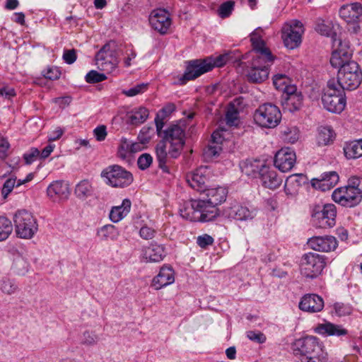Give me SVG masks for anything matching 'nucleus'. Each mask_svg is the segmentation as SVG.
<instances>
[{"mask_svg":"<svg viewBox=\"0 0 362 362\" xmlns=\"http://www.w3.org/2000/svg\"><path fill=\"white\" fill-rule=\"evenodd\" d=\"M142 256L146 262H159L166 256V252L162 245L151 243L143 249Z\"/></svg>","mask_w":362,"mask_h":362,"instance_id":"nucleus-27","label":"nucleus"},{"mask_svg":"<svg viewBox=\"0 0 362 362\" xmlns=\"http://www.w3.org/2000/svg\"><path fill=\"white\" fill-rule=\"evenodd\" d=\"M288 83H290V79L285 74H276L273 78V84L279 90L286 89Z\"/></svg>","mask_w":362,"mask_h":362,"instance_id":"nucleus-44","label":"nucleus"},{"mask_svg":"<svg viewBox=\"0 0 362 362\" xmlns=\"http://www.w3.org/2000/svg\"><path fill=\"white\" fill-rule=\"evenodd\" d=\"M175 281V273L171 267L163 266L158 274L152 280L151 286L159 290Z\"/></svg>","mask_w":362,"mask_h":362,"instance_id":"nucleus-24","label":"nucleus"},{"mask_svg":"<svg viewBox=\"0 0 362 362\" xmlns=\"http://www.w3.org/2000/svg\"><path fill=\"white\" fill-rule=\"evenodd\" d=\"M86 81L89 83H95L105 81L107 76L104 74L98 73L97 71H90L85 77Z\"/></svg>","mask_w":362,"mask_h":362,"instance_id":"nucleus-48","label":"nucleus"},{"mask_svg":"<svg viewBox=\"0 0 362 362\" xmlns=\"http://www.w3.org/2000/svg\"><path fill=\"white\" fill-rule=\"evenodd\" d=\"M323 343L314 336H306L296 339L292 344L293 354L301 358L307 357L322 346Z\"/></svg>","mask_w":362,"mask_h":362,"instance_id":"nucleus-13","label":"nucleus"},{"mask_svg":"<svg viewBox=\"0 0 362 362\" xmlns=\"http://www.w3.org/2000/svg\"><path fill=\"white\" fill-rule=\"evenodd\" d=\"M163 139L156 146L158 167L168 173L166 163L168 157L177 158L180 156L185 143V126L183 123L170 124L163 131Z\"/></svg>","mask_w":362,"mask_h":362,"instance_id":"nucleus-2","label":"nucleus"},{"mask_svg":"<svg viewBox=\"0 0 362 362\" xmlns=\"http://www.w3.org/2000/svg\"><path fill=\"white\" fill-rule=\"evenodd\" d=\"M97 235L102 240H115L119 236V231L115 226L107 224L101 227Z\"/></svg>","mask_w":362,"mask_h":362,"instance_id":"nucleus-37","label":"nucleus"},{"mask_svg":"<svg viewBox=\"0 0 362 362\" xmlns=\"http://www.w3.org/2000/svg\"><path fill=\"white\" fill-rule=\"evenodd\" d=\"M239 112L234 106L230 107L226 114V124L228 126H237L238 124Z\"/></svg>","mask_w":362,"mask_h":362,"instance_id":"nucleus-47","label":"nucleus"},{"mask_svg":"<svg viewBox=\"0 0 362 362\" xmlns=\"http://www.w3.org/2000/svg\"><path fill=\"white\" fill-rule=\"evenodd\" d=\"M95 64L98 68L106 72H112L117 67L119 60L114 42L106 43L97 52Z\"/></svg>","mask_w":362,"mask_h":362,"instance_id":"nucleus-11","label":"nucleus"},{"mask_svg":"<svg viewBox=\"0 0 362 362\" xmlns=\"http://www.w3.org/2000/svg\"><path fill=\"white\" fill-rule=\"evenodd\" d=\"M346 156L351 158H357L362 156V139L351 142L344 148Z\"/></svg>","mask_w":362,"mask_h":362,"instance_id":"nucleus-38","label":"nucleus"},{"mask_svg":"<svg viewBox=\"0 0 362 362\" xmlns=\"http://www.w3.org/2000/svg\"><path fill=\"white\" fill-rule=\"evenodd\" d=\"M247 337L256 343L263 344L266 341V336L259 331L250 330L246 332Z\"/></svg>","mask_w":362,"mask_h":362,"instance_id":"nucleus-49","label":"nucleus"},{"mask_svg":"<svg viewBox=\"0 0 362 362\" xmlns=\"http://www.w3.org/2000/svg\"><path fill=\"white\" fill-rule=\"evenodd\" d=\"M347 187L357 189L362 194V177L356 176L350 177Z\"/></svg>","mask_w":362,"mask_h":362,"instance_id":"nucleus-57","label":"nucleus"},{"mask_svg":"<svg viewBox=\"0 0 362 362\" xmlns=\"http://www.w3.org/2000/svg\"><path fill=\"white\" fill-rule=\"evenodd\" d=\"M344 90L335 82V78L329 80L322 96L324 107L331 112H341L346 106Z\"/></svg>","mask_w":362,"mask_h":362,"instance_id":"nucleus-5","label":"nucleus"},{"mask_svg":"<svg viewBox=\"0 0 362 362\" xmlns=\"http://www.w3.org/2000/svg\"><path fill=\"white\" fill-rule=\"evenodd\" d=\"M210 177V170L207 166H201L187 175V182L194 189L203 192L206 189V183Z\"/></svg>","mask_w":362,"mask_h":362,"instance_id":"nucleus-18","label":"nucleus"},{"mask_svg":"<svg viewBox=\"0 0 362 362\" xmlns=\"http://www.w3.org/2000/svg\"><path fill=\"white\" fill-rule=\"evenodd\" d=\"M218 132H214L211 135V140L203 150V157L206 161H213L216 160L222 151L221 146L222 139L219 136V140H216Z\"/></svg>","mask_w":362,"mask_h":362,"instance_id":"nucleus-28","label":"nucleus"},{"mask_svg":"<svg viewBox=\"0 0 362 362\" xmlns=\"http://www.w3.org/2000/svg\"><path fill=\"white\" fill-rule=\"evenodd\" d=\"M38 157H40V151L36 148H32L23 155V158L26 164H31Z\"/></svg>","mask_w":362,"mask_h":362,"instance_id":"nucleus-53","label":"nucleus"},{"mask_svg":"<svg viewBox=\"0 0 362 362\" xmlns=\"http://www.w3.org/2000/svg\"><path fill=\"white\" fill-rule=\"evenodd\" d=\"M324 307L323 299L317 294H306L299 303V308L305 312L317 313Z\"/></svg>","mask_w":362,"mask_h":362,"instance_id":"nucleus-23","label":"nucleus"},{"mask_svg":"<svg viewBox=\"0 0 362 362\" xmlns=\"http://www.w3.org/2000/svg\"><path fill=\"white\" fill-rule=\"evenodd\" d=\"M216 206L206 202L205 197H203L184 204L180 209V214L182 218L190 221H212L219 216Z\"/></svg>","mask_w":362,"mask_h":362,"instance_id":"nucleus-3","label":"nucleus"},{"mask_svg":"<svg viewBox=\"0 0 362 362\" xmlns=\"http://www.w3.org/2000/svg\"><path fill=\"white\" fill-rule=\"evenodd\" d=\"M257 211L256 207L233 203L226 207L223 213L229 218L247 222L252 221L257 216Z\"/></svg>","mask_w":362,"mask_h":362,"instance_id":"nucleus-14","label":"nucleus"},{"mask_svg":"<svg viewBox=\"0 0 362 362\" xmlns=\"http://www.w3.org/2000/svg\"><path fill=\"white\" fill-rule=\"evenodd\" d=\"M339 177L335 171L326 172L320 175V178L312 180V186L322 191L329 190L339 182Z\"/></svg>","mask_w":362,"mask_h":362,"instance_id":"nucleus-25","label":"nucleus"},{"mask_svg":"<svg viewBox=\"0 0 362 362\" xmlns=\"http://www.w3.org/2000/svg\"><path fill=\"white\" fill-rule=\"evenodd\" d=\"M303 105V95L301 93L285 97L282 105L285 110L289 112L298 110Z\"/></svg>","mask_w":362,"mask_h":362,"instance_id":"nucleus-36","label":"nucleus"},{"mask_svg":"<svg viewBox=\"0 0 362 362\" xmlns=\"http://www.w3.org/2000/svg\"><path fill=\"white\" fill-rule=\"evenodd\" d=\"M256 167V171L258 172L259 177L262 185L269 189H275L282 183V178L278 175V173L274 169H271L267 165H263L259 168L258 163H254L249 167Z\"/></svg>","mask_w":362,"mask_h":362,"instance_id":"nucleus-17","label":"nucleus"},{"mask_svg":"<svg viewBox=\"0 0 362 362\" xmlns=\"http://www.w3.org/2000/svg\"><path fill=\"white\" fill-rule=\"evenodd\" d=\"M308 244L313 250L324 252L332 251L338 245L337 239L332 235L314 236L308 240Z\"/></svg>","mask_w":362,"mask_h":362,"instance_id":"nucleus-22","label":"nucleus"},{"mask_svg":"<svg viewBox=\"0 0 362 362\" xmlns=\"http://www.w3.org/2000/svg\"><path fill=\"white\" fill-rule=\"evenodd\" d=\"M282 39L285 46L291 49L298 47L301 42V34L299 30H295L292 25L284 28Z\"/></svg>","mask_w":362,"mask_h":362,"instance_id":"nucleus-29","label":"nucleus"},{"mask_svg":"<svg viewBox=\"0 0 362 362\" xmlns=\"http://www.w3.org/2000/svg\"><path fill=\"white\" fill-rule=\"evenodd\" d=\"M305 182V177L302 174H295L290 175L286 180L284 189L286 194H294L298 188L303 183Z\"/></svg>","mask_w":362,"mask_h":362,"instance_id":"nucleus-35","label":"nucleus"},{"mask_svg":"<svg viewBox=\"0 0 362 362\" xmlns=\"http://www.w3.org/2000/svg\"><path fill=\"white\" fill-rule=\"evenodd\" d=\"M325 264L324 256L314 252L306 253L301 258V274L307 278L315 279L321 274Z\"/></svg>","mask_w":362,"mask_h":362,"instance_id":"nucleus-10","label":"nucleus"},{"mask_svg":"<svg viewBox=\"0 0 362 362\" xmlns=\"http://www.w3.org/2000/svg\"><path fill=\"white\" fill-rule=\"evenodd\" d=\"M16 93L13 88L6 86L0 89V95L5 98L10 99L15 95Z\"/></svg>","mask_w":362,"mask_h":362,"instance_id":"nucleus-64","label":"nucleus"},{"mask_svg":"<svg viewBox=\"0 0 362 362\" xmlns=\"http://www.w3.org/2000/svg\"><path fill=\"white\" fill-rule=\"evenodd\" d=\"M339 12L340 17L347 23L353 24V32L357 33L360 29L358 22L362 16L361 4L359 3H352L343 5L341 6Z\"/></svg>","mask_w":362,"mask_h":362,"instance_id":"nucleus-16","label":"nucleus"},{"mask_svg":"<svg viewBox=\"0 0 362 362\" xmlns=\"http://www.w3.org/2000/svg\"><path fill=\"white\" fill-rule=\"evenodd\" d=\"M155 230L149 227L143 226L139 230L141 238L145 240H149L154 237Z\"/></svg>","mask_w":362,"mask_h":362,"instance_id":"nucleus-60","label":"nucleus"},{"mask_svg":"<svg viewBox=\"0 0 362 362\" xmlns=\"http://www.w3.org/2000/svg\"><path fill=\"white\" fill-rule=\"evenodd\" d=\"M300 362H328V354L325 351L324 345H322L311 355L301 358Z\"/></svg>","mask_w":362,"mask_h":362,"instance_id":"nucleus-39","label":"nucleus"},{"mask_svg":"<svg viewBox=\"0 0 362 362\" xmlns=\"http://www.w3.org/2000/svg\"><path fill=\"white\" fill-rule=\"evenodd\" d=\"M296 156L291 148H282L276 152L274 156V165L281 172L291 170L296 162Z\"/></svg>","mask_w":362,"mask_h":362,"instance_id":"nucleus-19","label":"nucleus"},{"mask_svg":"<svg viewBox=\"0 0 362 362\" xmlns=\"http://www.w3.org/2000/svg\"><path fill=\"white\" fill-rule=\"evenodd\" d=\"M337 208L333 204H326L317 206L313 214V220L316 227L321 228H332L335 226Z\"/></svg>","mask_w":362,"mask_h":362,"instance_id":"nucleus-12","label":"nucleus"},{"mask_svg":"<svg viewBox=\"0 0 362 362\" xmlns=\"http://www.w3.org/2000/svg\"><path fill=\"white\" fill-rule=\"evenodd\" d=\"M153 162V158L149 153H143L141 154L137 160V165L139 169L146 170Z\"/></svg>","mask_w":362,"mask_h":362,"instance_id":"nucleus-50","label":"nucleus"},{"mask_svg":"<svg viewBox=\"0 0 362 362\" xmlns=\"http://www.w3.org/2000/svg\"><path fill=\"white\" fill-rule=\"evenodd\" d=\"M9 146V143L6 139H0V158L4 159L6 157Z\"/></svg>","mask_w":362,"mask_h":362,"instance_id":"nucleus-61","label":"nucleus"},{"mask_svg":"<svg viewBox=\"0 0 362 362\" xmlns=\"http://www.w3.org/2000/svg\"><path fill=\"white\" fill-rule=\"evenodd\" d=\"M334 310L337 315L344 316L351 313V308L342 303H336L334 305Z\"/></svg>","mask_w":362,"mask_h":362,"instance_id":"nucleus-54","label":"nucleus"},{"mask_svg":"<svg viewBox=\"0 0 362 362\" xmlns=\"http://www.w3.org/2000/svg\"><path fill=\"white\" fill-rule=\"evenodd\" d=\"M13 268L19 275H25L29 269L28 262L23 258H17L13 262Z\"/></svg>","mask_w":362,"mask_h":362,"instance_id":"nucleus-46","label":"nucleus"},{"mask_svg":"<svg viewBox=\"0 0 362 362\" xmlns=\"http://www.w3.org/2000/svg\"><path fill=\"white\" fill-rule=\"evenodd\" d=\"M315 332L327 336H341L347 334V330L341 325H334L331 322H325L318 325L315 328Z\"/></svg>","mask_w":362,"mask_h":362,"instance_id":"nucleus-32","label":"nucleus"},{"mask_svg":"<svg viewBox=\"0 0 362 362\" xmlns=\"http://www.w3.org/2000/svg\"><path fill=\"white\" fill-rule=\"evenodd\" d=\"M92 192V187L90 182L87 180L80 182L76 187L75 193L77 197L84 198L90 195Z\"/></svg>","mask_w":362,"mask_h":362,"instance_id":"nucleus-42","label":"nucleus"},{"mask_svg":"<svg viewBox=\"0 0 362 362\" xmlns=\"http://www.w3.org/2000/svg\"><path fill=\"white\" fill-rule=\"evenodd\" d=\"M262 32L263 30L261 28H257L250 35L253 55L266 57H267V55L273 56L270 50L266 47L264 41L262 40Z\"/></svg>","mask_w":362,"mask_h":362,"instance_id":"nucleus-26","label":"nucleus"},{"mask_svg":"<svg viewBox=\"0 0 362 362\" xmlns=\"http://www.w3.org/2000/svg\"><path fill=\"white\" fill-rule=\"evenodd\" d=\"M228 191L225 187L206 188L203 195L206 202L216 206L226 201Z\"/></svg>","mask_w":362,"mask_h":362,"instance_id":"nucleus-30","label":"nucleus"},{"mask_svg":"<svg viewBox=\"0 0 362 362\" xmlns=\"http://www.w3.org/2000/svg\"><path fill=\"white\" fill-rule=\"evenodd\" d=\"M315 30L322 35L331 37L332 47L334 49H344L349 47L346 43L343 42L341 39L337 38L334 30V25L332 21L320 19L317 22Z\"/></svg>","mask_w":362,"mask_h":362,"instance_id":"nucleus-21","label":"nucleus"},{"mask_svg":"<svg viewBox=\"0 0 362 362\" xmlns=\"http://www.w3.org/2000/svg\"><path fill=\"white\" fill-rule=\"evenodd\" d=\"M334 133L329 127H321L319 129L317 142L319 145H327L333 140Z\"/></svg>","mask_w":362,"mask_h":362,"instance_id":"nucleus-40","label":"nucleus"},{"mask_svg":"<svg viewBox=\"0 0 362 362\" xmlns=\"http://www.w3.org/2000/svg\"><path fill=\"white\" fill-rule=\"evenodd\" d=\"M47 193L54 200L66 198L69 194L68 184L61 180L54 181L48 186Z\"/></svg>","mask_w":362,"mask_h":362,"instance_id":"nucleus-31","label":"nucleus"},{"mask_svg":"<svg viewBox=\"0 0 362 362\" xmlns=\"http://www.w3.org/2000/svg\"><path fill=\"white\" fill-rule=\"evenodd\" d=\"M258 163V165H259V168L263 166V165H265L264 164H263L262 163H261L259 160H255V161H252V162H250L249 163H247V165H245V169L246 170V173H247L248 175H250V173H252V175L254 176H256V175H258V172L256 171V167L255 166H253L252 168V167H249L250 165H253L254 163Z\"/></svg>","mask_w":362,"mask_h":362,"instance_id":"nucleus-63","label":"nucleus"},{"mask_svg":"<svg viewBox=\"0 0 362 362\" xmlns=\"http://www.w3.org/2000/svg\"><path fill=\"white\" fill-rule=\"evenodd\" d=\"M16 178L13 177H10L6 180L1 189V194L4 199H6L8 194L12 191L14 186L16 185Z\"/></svg>","mask_w":362,"mask_h":362,"instance_id":"nucleus-52","label":"nucleus"},{"mask_svg":"<svg viewBox=\"0 0 362 362\" xmlns=\"http://www.w3.org/2000/svg\"><path fill=\"white\" fill-rule=\"evenodd\" d=\"M132 203L129 199H124L119 206H113L110 213V218L117 223L124 218L130 211Z\"/></svg>","mask_w":362,"mask_h":362,"instance_id":"nucleus-33","label":"nucleus"},{"mask_svg":"<svg viewBox=\"0 0 362 362\" xmlns=\"http://www.w3.org/2000/svg\"><path fill=\"white\" fill-rule=\"evenodd\" d=\"M63 59L68 64H73L76 60V53L75 49H67L64 52Z\"/></svg>","mask_w":362,"mask_h":362,"instance_id":"nucleus-59","label":"nucleus"},{"mask_svg":"<svg viewBox=\"0 0 362 362\" xmlns=\"http://www.w3.org/2000/svg\"><path fill=\"white\" fill-rule=\"evenodd\" d=\"M60 74V72L57 68H50L45 72L44 76L46 78L56 80L59 78Z\"/></svg>","mask_w":362,"mask_h":362,"instance_id":"nucleus-62","label":"nucleus"},{"mask_svg":"<svg viewBox=\"0 0 362 362\" xmlns=\"http://www.w3.org/2000/svg\"><path fill=\"white\" fill-rule=\"evenodd\" d=\"M149 23L155 30L165 34L171 25L170 14L165 9L153 10L149 16Z\"/></svg>","mask_w":362,"mask_h":362,"instance_id":"nucleus-20","label":"nucleus"},{"mask_svg":"<svg viewBox=\"0 0 362 362\" xmlns=\"http://www.w3.org/2000/svg\"><path fill=\"white\" fill-rule=\"evenodd\" d=\"M17 288L16 284L9 279L4 281L1 285L2 291L8 295L15 293Z\"/></svg>","mask_w":362,"mask_h":362,"instance_id":"nucleus-55","label":"nucleus"},{"mask_svg":"<svg viewBox=\"0 0 362 362\" xmlns=\"http://www.w3.org/2000/svg\"><path fill=\"white\" fill-rule=\"evenodd\" d=\"M93 134L98 141H104L107 136L106 127L105 125L97 127L93 130Z\"/></svg>","mask_w":362,"mask_h":362,"instance_id":"nucleus-58","label":"nucleus"},{"mask_svg":"<svg viewBox=\"0 0 362 362\" xmlns=\"http://www.w3.org/2000/svg\"><path fill=\"white\" fill-rule=\"evenodd\" d=\"M234 6L235 3L233 1H227L223 2L218 8V16L222 18L228 17L231 14L234 8Z\"/></svg>","mask_w":362,"mask_h":362,"instance_id":"nucleus-43","label":"nucleus"},{"mask_svg":"<svg viewBox=\"0 0 362 362\" xmlns=\"http://www.w3.org/2000/svg\"><path fill=\"white\" fill-rule=\"evenodd\" d=\"M252 55L250 69L247 71V78L250 82L260 83L267 79L269 67L274 61V57Z\"/></svg>","mask_w":362,"mask_h":362,"instance_id":"nucleus-8","label":"nucleus"},{"mask_svg":"<svg viewBox=\"0 0 362 362\" xmlns=\"http://www.w3.org/2000/svg\"><path fill=\"white\" fill-rule=\"evenodd\" d=\"M83 344L91 346L97 343L98 341V337L93 332L86 331L81 339Z\"/></svg>","mask_w":362,"mask_h":362,"instance_id":"nucleus-51","label":"nucleus"},{"mask_svg":"<svg viewBox=\"0 0 362 362\" xmlns=\"http://www.w3.org/2000/svg\"><path fill=\"white\" fill-rule=\"evenodd\" d=\"M333 200L346 207H354L362 199V194L357 189L349 187H339L332 193Z\"/></svg>","mask_w":362,"mask_h":362,"instance_id":"nucleus-15","label":"nucleus"},{"mask_svg":"<svg viewBox=\"0 0 362 362\" xmlns=\"http://www.w3.org/2000/svg\"><path fill=\"white\" fill-rule=\"evenodd\" d=\"M352 51L349 47L332 52L330 64L339 68L335 82L344 90L356 89L362 82V71L355 61L351 60Z\"/></svg>","mask_w":362,"mask_h":362,"instance_id":"nucleus-1","label":"nucleus"},{"mask_svg":"<svg viewBox=\"0 0 362 362\" xmlns=\"http://www.w3.org/2000/svg\"><path fill=\"white\" fill-rule=\"evenodd\" d=\"M107 185L113 187H126L133 182L132 174L118 165H110L101 173Z\"/></svg>","mask_w":362,"mask_h":362,"instance_id":"nucleus-9","label":"nucleus"},{"mask_svg":"<svg viewBox=\"0 0 362 362\" xmlns=\"http://www.w3.org/2000/svg\"><path fill=\"white\" fill-rule=\"evenodd\" d=\"M13 222L16 235L21 238L30 239L38 230L37 219L32 213L25 209L16 212Z\"/></svg>","mask_w":362,"mask_h":362,"instance_id":"nucleus-6","label":"nucleus"},{"mask_svg":"<svg viewBox=\"0 0 362 362\" xmlns=\"http://www.w3.org/2000/svg\"><path fill=\"white\" fill-rule=\"evenodd\" d=\"M213 243L214 238L208 234L199 235L197 239V243L202 248H206L207 246L211 245Z\"/></svg>","mask_w":362,"mask_h":362,"instance_id":"nucleus-56","label":"nucleus"},{"mask_svg":"<svg viewBox=\"0 0 362 362\" xmlns=\"http://www.w3.org/2000/svg\"><path fill=\"white\" fill-rule=\"evenodd\" d=\"M279 108L272 103H264L259 106L254 113V121L258 126L272 129L276 127L281 120Z\"/></svg>","mask_w":362,"mask_h":362,"instance_id":"nucleus-7","label":"nucleus"},{"mask_svg":"<svg viewBox=\"0 0 362 362\" xmlns=\"http://www.w3.org/2000/svg\"><path fill=\"white\" fill-rule=\"evenodd\" d=\"M228 58V54H226L219 55L215 59L208 57L204 59L189 61L184 75L180 79V84H185L187 81L200 76L202 74L212 70L215 66H223L226 64Z\"/></svg>","mask_w":362,"mask_h":362,"instance_id":"nucleus-4","label":"nucleus"},{"mask_svg":"<svg viewBox=\"0 0 362 362\" xmlns=\"http://www.w3.org/2000/svg\"><path fill=\"white\" fill-rule=\"evenodd\" d=\"M148 86V83H144L137 84L129 90H123L122 93L127 97H133L144 93L147 90Z\"/></svg>","mask_w":362,"mask_h":362,"instance_id":"nucleus-45","label":"nucleus"},{"mask_svg":"<svg viewBox=\"0 0 362 362\" xmlns=\"http://www.w3.org/2000/svg\"><path fill=\"white\" fill-rule=\"evenodd\" d=\"M13 231L11 221L4 217L0 216V241L6 240Z\"/></svg>","mask_w":362,"mask_h":362,"instance_id":"nucleus-41","label":"nucleus"},{"mask_svg":"<svg viewBox=\"0 0 362 362\" xmlns=\"http://www.w3.org/2000/svg\"><path fill=\"white\" fill-rule=\"evenodd\" d=\"M148 110L146 107H139L133 109L127 115V123L131 125H139L144 123L148 117Z\"/></svg>","mask_w":362,"mask_h":362,"instance_id":"nucleus-34","label":"nucleus"}]
</instances>
